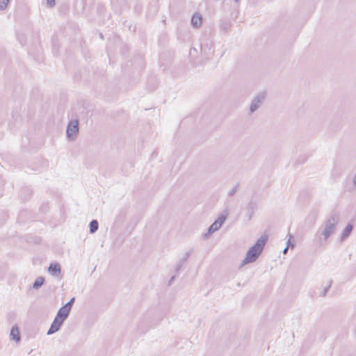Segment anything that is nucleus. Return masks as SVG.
<instances>
[{
	"label": "nucleus",
	"instance_id": "1",
	"mask_svg": "<svg viewBox=\"0 0 356 356\" xmlns=\"http://www.w3.org/2000/svg\"><path fill=\"white\" fill-rule=\"evenodd\" d=\"M267 240L268 237L266 235H263L259 238L255 243L247 251L246 255L242 261L240 267L254 262L261 255Z\"/></svg>",
	"mask_w": 356,
	"mask_h": 356
},
{
	"label": "nucleus",
	"instance_id": "7",
	"mask_svg": "<svg viewBox=\"0 0 356 356\" xmlns=\"http://www.w3.org/2000/svg\"><path fill=\"white\" fill-rule=\"evenodd\" d=\"M258 209V202L257 200L252 197L246 207V216L248 217V220L250 221L253 217L254 213Z\"/></svg>",
	"mask_w": 356,
	"mask_h": 356
},
{
	"label": "nucleus",
	"instance_id": "27",
	"mask_svg": "<svg viewBox=\"0 0 356 356\" xmlns=\"http://www.w3.org/2000/svg\"><path fill=\"white\" fill-rule=\"evenodd\" d=\"M287 251H288V247H286V248L284 249V250H283V253H284V254H286V253L287 252Z\"/></svg>",
	"mask_w": 356,
	"mask_h": 356
},
{
	"label": "nucleus",
	"instance_id": "16",
	"mask_svg": "<svg viewBox=\"0 0 356 356\" xmlns=\"http://www.w3.org/2000/svg\"><path fill=\"white\" fill-rule=\"evenodd\" d=\"M239 183L236 184V185L228 192V197H232L236 193L239 188Z\"/></svg>",
	"mask_w": 356,
	"mask_h": 356
},
{
	"label": "nucleus",
	"instance_id": "4",
	"mask_svg": "<svg viewBox=\"0 0 356 356\" xmlns=\"http://www.w3.org/2000/svg\"><path fill=\"white\" fill-rule=\"evenodd\" d=\"M228 216L227 209L224 213L219 215L218 218L209 227L207 232L203 234L204 238H207L211 234L218 231L226 220Z\"/></svg>",
	"mask_w": 356,
	"mask_h": 356
},
{
	"label": "nucleus",
	"instance_id": "9",
	"mask_svg": "<svg viewBox=\"0 0 356 356\" xmlns=\"http://www.w3.org/2000/svg\"><path fill=\"white\" fill-rule=\"evenodd\" d=\"M10 339L15 341L17 343H19L21 341L19 330L17 325H13L10 330Z\"/></svg>",
	"mask_w": 356,
	"mask_h": 356
},
{
	"label": "nucleus",
	"instance_id": "20",
	"mask_svg": "<svg viewBox=\"0 0 356 356\" xmlns=\"http://www.w3.org/2000/svg\"><path fill=\"white\" fill-rule=\"evenodd\" d=\"M56 4V0H47V5L49 8H53Z\"/></svg>",
	"mask_w": 356,
	"mask_h": 356
},
{
	"label": "nucleus",
	"instance_id": "3",
	"mask_svg": "<svg viewBox=\"0 0 356 356\" xmlns=\"http://www.w3.org/2000/svg\"><path fill=\"white\" fill-rule=\"evenodd\" d=\"M339 217L336 213L332 214L325 222V227L321 233L323 240L325 241L333 234L334 230L339 223Z\"/></svg>",
	"mask_w": 356,
	"mask_h": 356
},
{
	"label": "nucleus",
	"instance_id": "17",
	"mask_svg": "<svg viewBox=\"0 0 356 356\" xmlns=\"http://www.w3.org/2000/svg\"><path fill=\"white\" fill-rule=\"evenodd\" d=\"M332 280H330V281H329V284H328V286H326V287L324 289V290L322 291V293H321V295H320L321 296L324 297V296H326V294H327V293L328 290L330 289V287H331V286H332Z\"/></svg>",
	"mask_w": 356,
	"mask_h": 356
},
{
	"label": "nucleus",
	"instance_id": "23",
	"mask_svg": "<svg viewBox=\"0 0 356 356\" xmlns=\"http://www.w3.org/2000/svg\"><path fill=\"white\" fill-rule=\"evenodd\" d=\"M182 266H183V264H181V263H180V262H179V263L177 264V266H176V268H175V272H176V273H178V272H179V270L181 268Z\"/></svg>",
	"mask_w": 356,
	"mask_h": 356
},
{
	"label": "nucleus",
	"instance_id": "19",
	"mask_svg": "<svg viewBox=\"0 0 356 356\" xmlns=\"http://www.w3.org/2000/svg\"><path fill=\"white\" fill-rule=\"evenodd\" d=\"M191 251H188L185 253L184 256L183 257V258H181L179 261L180 263L181 264H184L186 260L188 259V258L190 257L191 255Z\"/></svg>",
	"mask_w": 356,
	"mask_h": 356
},
{
	"label": "nucleus",
	"instance_id": "5",
	"mask_svg": "<svg viewBox=\"0 0 356 356\" xmlns=\"http://www.w3.org/2000/svg\"><path fill=\"white\" fill-rule=\"evenodd\" d=\"M79 134V120H72L68 122L66 129V136L69 140H74Z\"/></svg>",
	"mask_w": 356,
	"mask_h": 356
},
{
	"label": "nucleus",
	"instance_id": "15",
	"mask_svg": "<svg viewBox=\"0 0 356 356\" xmlns=\"http://www.w3.org/2000/svg\"><path fill=\"white\" fill-rule=\"evenodd\" d=\"M99 228V222L97 220H92L89 223L90 233H95Z\"/></svg>",
	"mask_w": 356,
	"mask_h": 356
},
{
	"label": "nucleus",
	"instance_id": "6",
	"mask_svg": "<svg viewBox=\"0 0 356 356\" xmlns=\"http://www.w3.org/2000/svg\"><path fill=\"white\" fill-rule=\"evenodd\" d=\"M265 99V93L264 92H260L259 93L251 102L250 105V113H254L261 106L262 102H264Z\"/></svg>",
	"mask_w": 356,
	"mask_h": 356
},
{
	"label": "nucleus",
	"instance_id": "12",
	"mask_svg": "<svg viewBox=\"0 0 356 356\" xmlns=\"http://www.w3.org/2000/svg\"><path fill=\"white\" fill-rule=\"evenodd\" d=\"M232 24L229 20L222 21L220 23V31L227 34L231 31Z\"/></svg>",
	"mask_w": 356,
	"mask_h": 356
},
{
	"label": "nucleus",
	"instance_id": "28",
	"mask_svg": "<svg viewBox=\"0 0 356 356\" xmlns=\"http://www.w3.org/2000/svg\"><path fill=\"white\" fill-rule=\"evenodd\" d=\"M235 3L239 2L240 0H233Z\"/></svg>",
	"mask_w": 356,
	"mask_h": 356
},
{
	"label": "nucleus",
	"instance_id": "22",
	"mask_svg": "<svg viewBox=\"0 0 356 356\" xmlns=\"http://www.w3.org/2000/svg\"><path fill=\"white\" fill-rule=\"evenodd\" d=\"M209 49L210 50V48H209L208 44H201V51L202 52H204L206 51V49Z\"/></svg>",
	"mask_w": 356,
	"mask_h": 356
},
{
	"label": "nucleus",
	"instance_id": "14",
	"mask_svg": "<svg viewBox=\"0 0 356 356\" xmlns=\"http://www.w3.org/2000/svg\"><path fill=\"white\" fill-rule=\"evenodd\" d=\"M44 277H38V278L35 279V280L34 281V282L33 283V289H40L42 285L44 283Z\"/></svg>",
	"mask_w": 356,
	"mask_h": 356
},
{
	"label": "nucleus",
	"instance_id": "18",
	"mask_svg": "<svg viewBox=\"0 0 356 356\" xmlns=\"http://www.w3.org/2000/svg\"><path fill=\"white\" fill-rule=\"evenodd\" d=\"M9 0H0V10H3L6 8Z\"/></svg>",
	"mask_w": 356,
	"mask_h": 356
},
{
	"label": "nucleus",
	"instance_id": "11",
	"mask_svg": "<svg viewBox=\"0 0 356 356\" xmlns=\"http://www.w3.org/2000/svg\"><path fill=\"white\" fill-rule=\"evenodd\" d=\"M353 229V225H351L350 223H348L342 232V234L341 236V241H343L346 238H347L351 234Z\"/></svg>",
	"mask_w": 356,
	"mask_h": 356
},
{
	"label": "nucleus",
	"instance_id": "10",
	"mask_svg": "<svg viewBox=\"0 0 356 356\" xmlns=\"http://www.w3.org/2000/svg\"><path fill=\"white\" fill-rule=\"evenodd\" d=\"M202 24V16L197 13L193 15L191 18V25L194 28H199Z\"/></svg>",
	"mask_w": 356,
	"mask_h": 356
},
{
	"label": "nucleus",
	"instance_id": "2",
	"mask_svg": "<svg viewBox=\"0 0 356 356\" xmlns=\"http://www.w3.org/2000/svg\"><path fill=\"white\" fill-rule=\"evenodd\" d=\"M69 315V314L60 308L57 312V314L53 322L51 323L50 327L47 332V334L51 335L57 332L60 329L64 321L68 318Z\"/></svg>",
	"mask_w": 356,
	"mask_h": 356
},
{
	"label": "nucleus",
	"instance_id": "29",
	"mask_svg": "<svg viewBox=\"0 0 356 356\" xmlns=\"http://www.w3.org/2000/svg\"><path fill=\"white\" fill-rule=\"evenodd\" d=\"M100 37H101L102 38H103V35H102V33L100 34Z\"/></svg>",
	"mask_w": 356,
	"mask_h": 356
},
{
	"label": "nucleus",
	"instance_id": "8",
	"mask_svg": "<svg viewBox=\"0 0 356 356\" xmlns=\"http://www.w3.org/2000/svg\"><path fill=\"white\" fill-rule=\"evenodd\" d=\"M49 273L54 277H57L61 273L60 265L57 262L51 263L48 268Z\"/></svg>",
	"mask_w": 356,
	"mask_h": 356
},
{
	"label": "nucleus",
	"instance_id": "21",
	"mask_svg": "<svg viewBox=\"0 0 356 356\" xmlns=\"http://www.w3.org/2000/svg\"><path fill=\"white\" fill-rule=\"evenodd\" d=\"M291 238H292V236H291V238H290L288 240V241L286 242V244H287L286 247H288V248H289V247L292 248V247H294V246H295L294 243H293V241H291Z\"/></svg>",
	"mask_w": 356,
	"mask_h": 356
},
{
	"label": "nucleus",
	"instance_id": "26",
	"mask_svg": "<svg viewBox=\"0 0 356 356\" xmlns=\"http://www.w3.org/2000/svg\"><path fill=\"white\" fill-rule=\"evenodd\" d=\"M353 182L354 186L356 187V174L353 177Z\"/></svg>",
	"mask_w": 356,
	"mask_h": 356
},
{
	"label": "nucleus",
	"instance_id": "24",
	"mask_svg": "<svg viewBox=\"0 0 356 356\" xmlns=\"http://www.w3.org/2000/svg\"><path fill=\"white\" fill-rule=\"evenodd\" d=\"M175 275H173L170 277V280L168 281V285H171L172 282L175 280Z\"/></svg>",
	"mask_w": 356,
	"mask_h": 356
},
{
	"label": "nucleus",
	"instance_id": "25",
	"mask_svg": "<svg viewBox=\"0 0 356 356\" xmlns=\"http://www.w3.org/2000/svg\"><path fill=\"white\" fill-rule=\"evenodd\" d=\"M18 40H19V42L21 44L24 45V40L23 39V37L20 38L19 35L17 36Z\"/></svg>",
	"mask_w": 356,
	"mask_h": 356
},
{
	"label": "nucleus",
	"instance_id": "13",
	"mask_svg": "<svg viewBox=\"0 0 356 356\" xmlns=\"http://www.w3.org/2000/svg\"><path fill=\"white\" fill-rule=\"evenodd\" d=\"M75 298L72 297L67 303H65L63 307H60L63 311L70 314V311L72 308V306L74 303Z\"/></svg>",
	"mask_w": 356,
	"mask_h": 356
},
{
	"label": "nucleus",
	"instance_id": "30",
	"mask_svg": "<svg viewBox=\"0 0 356 356\" xmlns=\"http://www.w3.org/2000/svg\"><path fill=\"white\" fill-rule=\"evenodd\" d=\"M24 191V190H22V191H21V194H20V196H22V191Z\"/></svg>",
	"mask_w": 356,
	"mask_h": 356
}]
</instances>
